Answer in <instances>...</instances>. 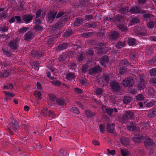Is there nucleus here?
<instances>
[{"label":"nucleus","mask_w":156,"mask_h":156,"mask_svg":"<svg viewBox=\"0 0 156 156\" xmlns=\"http://www.w3.org/2000/svg\"><path fill=\"white\" fill-rule=\"evenodd\" d=\"M152 17H153V15L150 13H145L143 15V17L144 20H147L148 19L152 18Z\"/></svg>","instance_id":"obj_51"},{"label":"nucleus","mask_w":156,"mask_h":156,"mask_svg":"<svg viewBox=\"0 0 156 156\" xmlns=\"http://www.w3.org/2000/svg\"><path fill=\"white\" fill-rule=\"evenodd\" d=\"M93 33V32H89L88 33H83L81 34L82 36L83 37H92Z\"/></svg>","instance_id":"obj_45"},{"label":"nucleus","mask_w":156,"mask_h":156,"mask_svg":"<svg viewBox=\"0 0 156 156\" xmlns=\"http://www.w3.org/2000/svg\"><path fill=\"white\" fill-rule=\"evenodd\" d=\"M28 29L29 28L27 27H23L19 30V32L20 33L23 34L26 32Z\"/></svg>","instance_id":"obj_58"},{"label":"nucleus","mask_w":156,"mask_h":156,"mask_svg":"<svg viewBox=\"0 0 156 156\" xmlns=\"http://www.w3.org/2000/svg\"><path fill=\"white\" fill-rule=\"evenodd\" d=\"M145 87V84L143 79L140 80L138 83L137 87L139 90H141L144 89Z\"/></svg>","instance_id":"obj_22"},{"label":"nucleus","mask_w":156,"mask_h":156,"mask_svg":"<svg viewBox=\"0 0 156 156\" xmlns=\"http://www.w3.org/2000/svg\"><path fill=\"white\" fill-rule=\"evenodd\" d=\"M119 33L116 31H112L108 34V37L109 40L115 41L119 36Z\"/></svg>","instance_id":"obj_7"},{"label":"nucleus","mask_w":156,"mask_h":156,"mask_svg":"<svg viewBox=\"0 0 156 156\" xmlns=\"http://www.w3.org/2000/svg\"><path fill=\"white\" fill-rule=\"evenodd\" d=\"M156 115V108H154L148 111L147 115L148 118H151L155 117Z\"/></svg>","instance_id":"obj_19"},{"label":"nucleus","mask_w":156,"mask_h":156,"mask_svg":"<svg viewBox=\"0 0 156 156\" xmlns=\"http://www.w3.org/2000/svg\"><path fill=\"white\" fill-rule=\"evenodd\" d=\"M64 16L68 17L69 18V16L67 15L63 11L58 12L57 13V15H56V18L57 19L59 18L60 17H62L61 20H62L63 18V17H64Z\"/></svg>","instance_id":"obj_30"},{"label":"nucleus","mask_w":156,"mask_h":156,"mask_svg":"<svg viewBox=\"0 0 156 156\" xmlns=\"http://www.w3.org/2000/svg\"><path fill=\"white\" fill-rule=\"evenodd\" d=\"M102 110L104 113L107 114L110 116L112 115V113L114 111L113 108H107L105 105H103L102 106Z\"/></svg>","instance_id":"obj_13"},{"label":"nucleus","mask_w":156,"mask_h":156,"mask_svg":"<svg viewBox=\"0 0 156 156\" xmlns=\"http://www.w3.org/2000/svg\"><path fill=\"white\" fill-rule=\"evenodd\" d=\"M11 122L9 123V126L10 128L15 132H17L19 127V123L17 120L13 118L11 119Z\"/></svg>","instance_id":"obj_8"},{"label":"nucleus","mask_w":156,"mask_h":156,"mask_svg":"<svg viewBox=\"0 0 156 156\" xmlns=\"http://www.w3.org/2000/svg\"><path fill=\"white\" fill-rule=\"evenodd\" d=\"M115 125L114 123L112 124L110 123H107V124L106 129L108 132L112 133L114 132L115 130L114 128Z\"/></svg>","instance_id":"obj_21"},{"label":"nucleus","mask_w":156,"mask_h":156,"mask_svg":"<svg viewBox=\"0 0 156 156\" xmlns=\"http://www.w3.org/2000/svg\"><path fill=\"white\" fill-rule=\"evenodd\" d=\"M71 112H73L76 114L78 115L80 113V111L78 108L76 107H73L70 110Z\"/></svg>","instance_id":"obj_39"},{"label":"nucleus","mask_w":156,"mask_h":156,"mask_svg":"<svg viewBox=\"0 0 156 156\" xmlns=\"http://www.w3.org/2000/svg\"><path fill=\"white\" fill-rule=\"evenodd\" d=\"M131 101V98L128 96L125 97L123 100V103L126 104H127L130 103Z\"/></svg>","instance_id":"obj_38"},{"label":"nucleus","mask_w":156,"mask_h":156,"mask_svg":"<svg viewBox=\"0 0 156 156\" xmlns=\"http://www.w3.org/2000/svg\"><path fill=\"white\" fill-rule=\"evenodd\" d=\"M120 151L122 156H127L128 155L126 149H121Z\"/></svg>","instance_id":"obj_63"},{"label":"nucleus","mask_w":156,"mask_h":156,"mask_svg":"<svg viewBox=\"0 0 156 156\" xmlns=\"http://www.w3.org/2000/svg\"><path fill=\"white\" fill-rule=\"evenodd\" d=\"M68 56L67 54L61 55L58 58V59L60 62H64L66 60V58Z\"/></svg>","instance_id":"obj_43"},{"label":"nucleus","mask_w":156,"mask_h":156,"mask_svg":"<svg viewBox=\"0 0 156 156\" xmlns=\"http://www.w3.org/2000/svg\"><path fill=\"white\" fill-rule=\"evenodd\" d=\"M19 41L17 38L10 41L8 43V46L12 50H16L19 48Z\"/></svg>","instance_id":"obj_4"},{"label":"nucleus","mask_w":156,"mask_h":156,"mask_svg":"<svg viewBox=\"0 0 156 156\" xmlns=\"http://www.w3.org/2000/svg\"><path fill=\"white\" fill-rule=\"evenodd\" d=\"M129 12L134 14H143L145 13L146 11L141 9L140 6L135 5L132 7L129 11Z\"/></svg>","instance_id":"obj_3"},{"label":"nucleus","mask_w":156,"mask_h":156,"mask_svg":"<svg viewBox=\"0 0 156 156\" xmlns=\"http://www.w3.org/2000/svg\"><path fill=\"white\" fill-rule=\"evenodd\" d=\"M58 154L60 156H65L67 155V151L64 149H61L59 151Z\"/></svg>","instance_id":"obj_40"},{"label":"nucleus","mask_w":156,"mask_h":156,"mask_svg":"<svg viewBox=\"0 0 156 156\" xmlns=\"http://www.w3.org/2000/svg\"><path fill=\"white\" fill-rule=\"evenodd\" d=\"M136 99L138 101H142L144 100V98L143 95L141 94H138L136 97Z\"/></svg>","instance_id":"obj_54"},{"label":"nucleus","mask_w":156,"mask_h":156,"mask_svg":"<svg viewBox=\"0 0 156 156\" xmlns=\"http://www.w3.org/2000/svg\"><path fill=\"white\" fill-rule=\"evenodd\" d=\"M144 138V136L140 134L134 135L132 140L135 143H140Z\"/></svg>","instance_id":"obj_14"},{"label":"nucleus","mask_w":156,"mask_h":156,"mask_svg":"<svg viewBox=\"0 0 156 156\" xmlns=\"http://www.w3.org/2000/svg\"><path fill=\"white\" fill-rule=\"evenodd\" d=\"M3 93L5 94L6 96L5 98L7 100H10V97H13L15 96V94L13 93H11L10 92L7 91H4Z\"/></svg>","instance_id":"obj_28"},{"label":"nucleus","mask_w":156,"mask_h":156,"mask_svg":"<svg viewBox=\"0 0 156 156\" xmlns=\"http://www.w3.org/2000/svg\"><path fill=\"white\" fill-rule=\"evenodd\" d=\"M31 56L35 59H38L43 56L42 52L36 50H33L31 51Z\"/></svg>","instance_id":"obj_10"},{"label":"nucleus","mask_w":156,"mask_h":156,"mask_svg":"<svg viewBox=\"0 0 156 156\" xmlns=\"http://www.w3.org/2000/svg\"><path fill=\"white\" fill-rule=\"evenodd\" d=\"M56 103L59 106H63L65 104V100L62 98H57L56 100Z\"/></svg>","instance_id":"obj_33"},{"label":"nucleus","mask_w":156,"mask_h":156,"mask_svg":"<svg viewBox=\"0 0 156 156\" xmlns=\"http://www.w3.org/2000/svg\"><path fill=\"white\" fill-rule=\"evenodd\" d=\"M83 22V20L79 17L76 19L74 22V25L76 26H79L82 24Z\"/></svg>","instance_id":"obj_24"},{"label":"nucleus","mask_w":156,"mask_h":156,"mask_svg":"<svg viewBox=\"0 0 156 156\" xmlns=\"http://www.w3.org/2000/svg\"><path fill=\"white\" fill-rule=\"evenodd\" d=\"M13 88V85L12 83H7L5 85L3 86L4 89H12Z\"/></svg>","instance_id":"obj_46"},{"label":"nucleus","mask_w":156,"mask_h":156,"mask_svg":"<svg viewBox=\"0 0 156 156\" xmlns=\"http://www.w3.org/2000/svg\"><path fill=\"white\" fill-rule=\"evenodd\" d=\"M109 62V58L106 55H105L101 57L100 59V62L101 66H104L105 67L106 66V64Z\"/></svg>","instance_id":"obj_16"},{"label":"nucleus","mask_w":156,"mask_h":156,"mask_svg":"<svg viewBox=\"0 0 156 156\" xmlns=\"http://www.w3.org/2000/svg\"><path fill=\"white\" fill-rule=\"evenodd\" d=\"M89 66L86 64H83L82 66L81 71L82 73H85L88 70Z\"/></svg>","instance_id":"obj_41"},{"label":"nucleus","mask_w":156,"mask_h":156,"mask_svg":"<svg viewBox=\"0 0 156 156\" xmlns=\"http://www.w3.org/2000/svg\"><path fill=\"white\" fill-rule=\"evenodd\" d=\"M127 43L129 45L133 46L135 44L136 40L135 39L133 38H128Z\"/></svg>","instance_id":"obj_35"},{"label":"nucleus","mask_w":156,"mask_h":156,"mask_svg":"<svg viewBox=\"0 0 156 156\" xmlns=\"http://www.w3.org/2000/svg\"><path fill=\"white\" fill-rule=\"evenodd\" d=\"M73 34L72 30L68 29L64 32L63 36L65 37H68L70 36Z\"/></svg>","instance_id":"obj_31"},{"label":"nucleus","mask_w":156,"mask_h":156,"mask_svg":"<svg viewBox=\"0 0 156 156\" xmlns=\"http://www.w3.org/2000/svg\"><path fill=\"white\" fill-rule=\"evenodd\" d=\"M125 19L122 15L118 14L114 17V22L116 24H121L124 22Z\"/></svg>","instance_id":"obj_9"},{"label":"nucleus","mask_w":156,"mask_h":156,"mask_svg":"<svg viewBox=\"0 0 156 156\" xmlns=\"http://www.w3.org/2000/svg\"><path fill=\"white\" fill-rule=\"evenodd\" d=\"M134 83V80L131 77L126 78L122 83L124 87H132Z\"/></svg>","instance_id":"obj_5"},{"label":"nucleus","mask_w":156,"mask_h":156,"mask_svg":"<svg viewBox=\"0 0 156 156\" xmlns=\"http://www.w3.org/2000/svg\"><path fill=\"white\" fill-rule=\"evenodd\" d=\"M86 26L88 28H95L97 26V24L95 23H86Z\"/></svg>","instance_id":"obj_42"},{"label":"nucleus","mask_w":156,"mask_h":156,"mask_svg":"<svg viewBox=\"0 0 156 156\" xmlns=\"http://www.w3.org/2000/svg\"><path fill=\"white\" fill-rule=\"evenodd\" d=\"M96 113L94 112H92L90 110H87L85 111V115L87 118H91L95 115Z\"/></svg>","instance_id":"obj_23"},{"label":"nucleus","mask_w":156,"mask_h":156,"mask_svg":"<svg viewBox=\"0 0 156 156\" xmlns=\"http://www.w3.org/2000/svg\"><path fill=\"white\" fill-rule=\"evenodd\" d=\"M95 73H98L101 71V67L99 66H96L94 67H93Z\"/></svg>","instance_id":"obj_59"},{"label":"nucleus","mask_w":156,"mask_h":156,"mask_svg":"<svg viewBox=\"0 0 156 156\" xmlns=\"http://www.w3.org/2000/svg\"><path fill=\"white\" fill-rule=\"evenodd\" d=\"M140 21L139 19L137 17H135L132 18L131 21V22L133 23H136Z\"/></svg>","instance_id":"obj_60"},{"label":"nucleus","mask_w":156,"mask_h":156,"mask_svg":"<svg viewBox=\"0 0 156 156\" xmlns=\"http://www.w3.org/2000/svg\"><path fill=\"white\" fill-rule=\"evenodd\" d=\"M34 28L36 30L40 31L43 29V27L41 25L36 24L34 27Z\"/></svg>","instance_id":"obj_56"},{"label":"nucleus","mask_w":156,"mask_h":156,"mask_svg":"<svg viewBox=\"0 0 156 156\" xmlns=\"http://www.w3.org/2000/svg\"><path fill=\"white\" fill-rule=\"evenodd\" d=\"M150 74L151 76H156V68H152L150 70Z\"/></svg>","instance_id":"obj_52"},{"label":"nucleus","mask_w":156,"mask_h":156,"mask_svg":"<svg viewBox=\"0 0 156 156\" xmlns=\"http://www.w3.org/2000/svg\"><path fill=\"white\" fill-rule=\"evenodd\" d=\"M48 115L49 117L51 116L52 118H53L55 116V115L54 112L50 110L48 112Z\"/></svg>","instance_id":"obj_62"},{"label":"nucleus","mask_w":156,"mask_h":156,"mask_svg":"<svg viewBox=\"0 0 156 156\" xmlns=\"http://www.w3.org/2000/svg\"><path fill=\"white\" fill-rule=\"evenodd\" d=\"M77 61L79 62H81L82 61L84 60V56L82 53L80 54V55L77 57Z\"/></svg>","instance_id":"obj_53"},{"label":"nucleus","mask_w":156,"mask_h":156,"mask_svg":"<svg viewBox=\"0 0 156 156\" xmlns=\"http://www.w3.org/2000/svg\"><path fill=\"white\" fill-rule=\"evenodd\" d=\"M57 14V12L54 11L50 12L47 16L49 21L52 22L56 17V15Z\"/></svg>","instance_id":"obj_17"},{"label":"nucleus","mask_w":156,"mask_h":156,"mask_svg":"<svg viewBox=\"0 0 156 156\" xmlns=\"http://www.w3.org/2000/svg\"><path fill=\"white\" fill-rule=\"evenodd\" d=\"M130 64L129 62L126 59L122 60L120 62V65L123 67H126Z\"/></svg>","instance_id":"obj_32"},{"label":"nucleus","mask_w":156,"mask_h":156,"mask_svg":"<svg viewBox=\"0 0 156 156\" xmlns=\"http://www.w3.org/2000/svg\"><path fill=\"white\" fill-rule=\"evenodd\" d=\"M118 27L119 30L122 32H126L128 30L127 28L122 23L119 24V25H118Z\"/></svg>","instance_id":"obj_37"},{"label":"nucleus","mask_w":156,"mask_h":156,"mask_svg":"<svg viewBox=\"0 0 156 156\" xmlns=\"http://www.w3.org/2000/svg\"><path fill=\"white\" fill-rule=\"evenodd\" d=\"M48 97L49 99L52 102L55 101L57 99L55 95L52 94H49Z\"/></svg>","instance_id":"obj_44"},{"label":"nucleus","mask_w":156,"mask_h":156,"mask_svg":"<svg viewBox=\"0 0 156 156\" xmlns=\"http://www.w3.org/2000/svg\"><path fill=\"white\" fill-rule=\"evenodd\" d=\"M34 95L39 100H41L42 99L41 93L39 90L35 91L34 92Z\"/></svg>","instance_id":"obj_36"},{"label":"nucleus","mask_w":156,"mask_h":156,"mask_svg":"<svg viewBox=\"0 0 156 156\" xmlns=\"http://www.w3.org/2000/svg\"><path fill=\"white\" fill-rule=\"evenodd\" d=\"M69 18L68 17L64 16L62 20H59L52 27V29L54 30H58L64 26L66 22L68 21Z\"/></svg>","instance_id":"obj_1"},{"label":"nucleus","mask_w":156,"mask_h":156,"mask_svg":"<svg viewBox=\"0 0 156 156\" xmlns=\"http://www.w3.org/2000/svg\"><path fill=\"white\" fill-rule=\"evenodd\" d=\"M129 7L128 6H126L125 7H122L120 8L118 10L119 12L123 14H126L129 12Z\"/></svg>","instance_id":"obj_25"},{"label":"nucleus","mask_w":156,"mask_h":156,"mask_svg":"<svg viewBox=\"0 0 156 156\" xmlns=\"http://www.w3.org/2000/svg\"><path fill=\"white\" fill-rule=\"evenodd\" d=\"M154 25V23L151 20L147 23V25L148 27L149 28H153Z\"/></svg>","instance_id":"obj_50"},{"label":"nucleus","mask_w":156,"mask_h":156,"mask_svg":"<svg viewBox=\"0 0 156 156\" xmlns=\"http://www.w3.org/2000/svg\"><path fill=\"white\" fill-rule=\"evenodd\" d=\"M33 32L29 31L24 35V40L27 41H30L33 39Z\"/></svg>","instance_id":"obj_18"},{"label":"nucleus","mask_w":156,"mask_h":156,"mask_svg":"<svg viewBox=\"0 0 156 156\" xmlns=\"http://www.w3.org/2000/svg\"><path fill=\"white\" fill-rule=\"evenodd\" d=\"M51 83L53 85L56 86H59L61 84V83L60 81L56 79L53 80L51 81Z\"/></svg>","instance_id":"obj_47"},{"label":"nucleus","mask_w":156,"mask_h":156,"mask_svg":"<svg viewBox=\"0 0 156 156\" xmlns=\"http://www.w3.org/2000/svg\"><path fill=\"white\" fill-rule=\"evenodd\" d=\"M145 147L147 149H149L151 148L155 143L153 141V140L150 137L147 138L145 139L144 141Z\"/></svg>","instance_id":"obj_11"},{"label":"nucleus","mask_w":156,"mask_h":156,"mask_svg":"<svg viewBox=\"0 0 156 156\" xmlns=\"http://www.w3.org/2000/svg\"><path fill=\"white\" fill-rule=\"evenodd\" d=\"M2 51L3 53L7 57H10L12 55L11 52L5 49H2Z\"/></svg>","instance_id":"obj_48"},{"label":"nucleus","mask_w":156,"mask_h":156,"mask_svg":"<svg viewBox=\"0 0 156 156\" xmlns=\"http://www.w3.org/2000/svg\"><path fill=\"white\" fill-rule=\"evenodd\" d=\"M129 57L131 61L133 63H135L136 62V58L135 53L133 52H130L129 54Z\"/></svg>","instance_id":"obj_27"},{"label":"nucleus","mask_w":156,"mask_h":156,"mask_svg":"<svg viewBox=\"0 0 156 156\" xmlns=\"http://www.w3.org/2000/svg\"><path fill=\"white\" fill-rule=\"evenodd\" d=\"M107 44V43L104 42H101L98 44L100 47V49L98 51V53L99 55H101V54L106 53L107 51V50H110L111 49L110 47H105Z\"/></svg>","instance_id":"obj_2"},{"label":"nucleus","mask_w":156,"mask_h":156,"mask_svg":"<svg viewBox=\"0 0 156 156\" xmlns=\"http://www.w3.org/2000/svg\"><path fill=\"white\" fill-rule=\"evenodd\" d=\"M68 45L69 44L68 43L63 42L62 44H59L58 45V49L59 50H62L68 47Z\"/></svg>","instance_id":"obj_29"},{"label":"nucleus","mask_w":156,"mask_h":156,"mask_svg":"<svg viewBox=\"0 0 156 156\" xmlns=\"http://www.w3.org/2000/svg\"><path fill=\"white\" fill-rule=\"evenodd\" d=\"M66 77L68 80H71L74 79L75 78V76L73 73H69L67 74Z\"/></svg>","instance_id":"obj_49"},{"label":"nucleus","mask_w":156,"mask_h":156,"mask_svg":"<svg viewBox=\"0 0 156 156\" xmlns=\"http://www.w3.org/2000/svg\"><path fill=\"white\" fill-rule=\"evenodd\" d=\"M9 75V73L7 71L4 70L0 73V78H1L7 77Z\"/></svg>","instance_id":"obj_34"},{"label":"nucleus","mask_w":156,"mask_h":156,"mask_svg":"<svg viewBox=\"0 0 156 156\" xmlns=\"http://www.w3.org/2000/svg\"><path fill=\"white\" fill-rule=\"evenodd\" d=\"M134 115V112L132 111L129 110L126 111L124 114L123 115L122 117L123 119L125 120L133 119Z\"/></svg>","instance_id":"obj_6"},{"label":"nucleus","mask_w":156,"mask_h":156,"mask_svg":"<svg viewBox=\"0 0 156 156\" xmlns=\"http://www.w3.org/2000/svg\"><path fill=\"white\" fill-rule=\"evenodd\" d=\"M136 128V126L134 125L133 124H131L128 126L127 127V129L131 131H133Z\"/></svg>","instance_id":"obj_57"},{"label":"nucleus","mask_w":156,"mask_h":156,"mask_svg":"<svg viewBox=\"0 0 156 156\" xmlns=\"http://www.w3.org/2000/svg\"><path fill=\"white\" fill-rule=\"evenodd\" d=\"M110 86L112 90L115 92L119 91L121 88L118 83L116 81H114L110 83Z\"/></svg>","instance_id":"obj_12"},{"label":"nucleus","mask_w":156,"mask_h":156,"mask_svg":"<svg viewBox=\"0 0 156 156\" xmlns=\"http://www.w3.org/2000/svg\"><path fill=\"white\" fill-rule=\"evenodd\" d=\"M125 67H120V70L119 72L120 74H122L126 73V72L127 69Z\"/></svg>","instance_id":"obj_61"},{"label":"nucleus","mask_w":156,"mask_h":156,"mask_svg":"<svg viewBox=\"0 0 156 156\" xmlns=\"http://www.w3.org/2000/svg\"><path fill=\"white\" fill-rule=\"evenodd\" d=\"M120 141L121 143L125 146H127L129 145V140L126 137L121 136L120 137Z\"/></svg>","instance_id":"obj_20"},{"label":"nucleus","mask_w":156,"mask_h":156,"mask_svg":"<svg viewBox=\"0 0 156 156\" xmlns=\"http://www.w3.org/2000/svg\"><path fill=\"white\" fill-rule=\"evenodd\" d=\"M126 44V43L125 41L122 42L120 41H119L116 44L115 46L118 49H120L124 47Z\"/></svg>","instance_id":"obj_26"},{"label":"nucleus","mask_w":156,"mask_h":156,"mask_svg":"<svg viewBox=\"0 0 156 156\" xmlns=\"http://www.w3.org/2000/svg\"><path fill=\"white\" fill-rule=\"evenodd\" d=\"M103 79L107 83H108L110 80L109 76L107 74H104L103 76Z\"/></svg>","instance_id":"obj_55"},{"label":"nucleus","mask_w":156,"mask_h":156,"mask_svg":"<svg viewBox=\"0 0 156 156\" xmlns=\"http://www.w3.org/2000/svg\"><path fill=\"white\" fill-rule=\"evenodd\" d=\"M33 16L31 14H25L22 16V19L26 23H30L33 20Z\"/></svg>","instance_id":"obj_15"},{"label":"nucleus","mask_w":156,"mask_h":156,"mask_svg":"<svg viewBox=\"0 0 156 156\" xmlns=\"http://www.w3.org/2000/svg\"><path fill=\"white\" fill-rule=\"evenodd\" d=\"M150 64H156V56L153 57L152 59H150L148 62Z\"/></svg>","instance_id":"obj_64"}]
</instances>
